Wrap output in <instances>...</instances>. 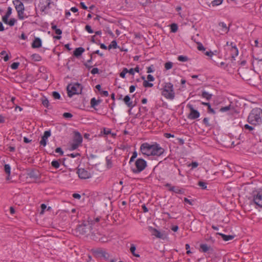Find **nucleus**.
Wrapping results in <instances>:
<instances>
[{
    "instance_id": "f257e3e1",
    "label": "nucleus",
    "mask_w": 262,
    "mask_h": 262,
    "mask_svg": "<svg viewBox=\"0 0 262 262\" xmlns=\"http://www.w3.org/2000/svg\"><path fill=\"white\" fill-rule=\"evenodd\" d=\"M92 220H89L87 221H83V223L79 225L76 229L77 233L81 235H88L90 233L92 234L93 238L95 240H98L102 242H105L103 237H100V233L97 232L95 233V231H92V226L93 225Z\"/></svg>"
},
{
    "instance_id": "f03ea898",
    "label": "nucleus",
    "mask_w": 262,
    "mask_h": 262,
    "mask_svg": "<svg viewBox=\"0 0 262 262\" xmlns=\"http://www.w3.org/2000/svg\"><path fill=\"white\" fill-rule=\"evenodd\" d=\"M140 150L143 154L148 156H160L164 151V149L160 147L159 144H149L147 143H143L141 145Z\"/></svg>"
},
{
    "instance_id": "7ed1b4c3",
    "label": "nucleus",
    "mask_w": 262,
    "mask_h": 262,
    "mask_svg": "<svg viewBox=\"0 0 262 262\" xmlns=\"http://www.w3.org/2000/svg\"><path fill=\"white\" fill-rule=\"evenodd\" d=\"M250 123L254 125L262 122V110L259 108H253L250 113L248 118Z\"/></svg>"
},
{
    "instance_id": "20e7f679",
    "label": "nucleus",
    "mask_w": 262,
    "mask_h": 262,
    "mask_svg": "<svg viewBox=\"0 0 262 262\" xmlns=\"http://www.w3.org/2000/svg\"><path fill=\"white\" fill-rule=\"evenodd\" d=\"M162 95L166 98L172 100L175 97L173 85L171 83H165L162 91Z\"/></svg>"
},
{
    "instance_id": "39448f33",
    "label": "nucleus",
    "mask_w": 262,
    "mask_h": 262,
    "mask_svg": "<svg viewBox=\"0 0 262 262\" xmlns=\"http://www.w3.org/2000/svg\"><path fill=\"white\" fill-rule=\"evenodd\" d=\"M68 94L70 97L75 94H80L82 92V87L81 85L78 83L73 84H69L67 88Z\"/></svg>"
},
{
    "instance_id": "423d86ee",
    "label": "nucleus",
    "mask_w": 262,
    "mask_h": 262,
    "mask_svg": "<svg viewBox=\"0 0 262 262\" xmlns=\"http://www.w3.org/2000/svg\"><path fill=\"white\" fill-rule=\"evenodd\" d=\"M82 141V138L80 134L78 132L74 133V137L73 143L71 145L70 149L75 150L81 144Z\"/></svg>"
},
{
    "instance_id": "0eeeda50",
    "label": "nucleus",
    "mask_w": 262,
    "mask_h": 262,
    "mask_svg": "<svg viewBox=\"0 0 262 262\" xmlns=\"http://www.w3.org/2000/svg\"><path fill=\"white\" fill-rule=\"evenodd\" d=\"M137 169H133V171L134 173L140 172L142 171L146 166V162L142 159H138L135 163Z\"/></svg>"
},
{
    "instance_id": "6e6552de",
    "label": "nucleus",
    "mask_w": 262,
    "mask_h": 262,
    "mask_svg": "<svg viewBox=\"0 0 262 262\" xmlns=\"http://www.w3.org/2000/svg\"><path fill=\"white\" fill-rule=\"evenodd\" d=\"M77 173L81 179H87L91 178L90 172L82 168H78L77 170Z\"/></svg>"
},
{
    "instance_id": "1a4fd4ad",
    "label": "nucleus",
    "mask_w": 262,
    "mask_h": 262,
    "mask_svg": "<svg viewBox=\"0 0 262 262\" xmlns=\"http://www.w3.org/2000/svg\"><path fill=\"white\" fill-rule=\"evenodd\" d=\"M187 107L189 108L190 110V113L188 116V118L190 119H195L199 117L200 113L198 111L194 110L191 104H187Z\"/></svg>"
},
{
    "instance_id": "9d476101",
    "label": "nucleus",
    "mask_w": 262,
    "mask_h": 262,
    "mask_svg": "<svg viewBox=\"0 0 262 262\" xmlns=\"http://www.w3.org/2000/svg\"><path fill=\"white\" fill-rule=\"evenodd\" d=\"M50 0H40L38 7L40 8V11L43 12L50 8Z\"/></svg>"
},
{
    "instance_id": "9b49d317",
    "label": "nucleus",
    "mask_w": 262,
    "mask_h": 262,
    "mask_svg": "<svg viewBox=\"0 0 262 262\" xmlns=\"http://www.w3.org/2000/svg\"><path fill=\"white\" fill-rule=\"evenodd\" d=\"M253 201L255 204L262 207V191L257 192L253 195Z\"/></svg>"
},
{
    "instance_id": "f8f14e48",
    "label": "nucleus",
    "mask_w": 262,
    "mask_h": 262,
    "mask_svg": "<svg viewBox=\"0 0 262 262\" xmlns=\"http://www.w3.org/2000/svg\"><path fill=\"white\" fill-rule=\"evenodd\" d=\"M13 3L15 5V8L17 12L25 10L24 5L20 0L13 1Z\"/></svg>"
},
{
    "instance_id": "ddd939ff",
    "label": "nucleus",
    "mask_w": 262,
    "mask_h": 262,
    "mask_svg": "<svg viewBox=\"0 0 262 262\" xmlns=\"http://www.w3.org/2000/svg\"><path fill=\"white\" fill-rule=\"evenodd\" d=\"M50 136L51 132L50 130L45 131L43 136L41 137V140L40 141V145L45 146L47 144V140Z\"/></svg>"
},
{
    "instance_id": "4468645a",
    "label": "nucleus",
    "mask_w": 262,
    "mask_h": 262,
    "mask_svg": "<svg viewBox=\"0 0 262 262\" xmlns=\"http://www.w3.org/2000/svg\"><path fill=\"white\" fill-rule=\"evenodd\" d=\"M149 229L153 235H155L157 237L160 238H164V235L162 234L159 231L157 230L156 229L153 228L152 227H149Z\"/></svg>"
},
{
    "instance_id": "2eb2a0df",
    "label": "nucleus",
    "mask_w": 262,
    "mask_h": 262,
    "mask_svg": "<svg viewBox=\"0 0 262 262\" xmlns=\"http://www.w3.org/2000/svg\"><path fill=\"white\" fill-rule=\"evenodd\" d=\"M166 186L169 187V190L173 191L177 193H183L184 191L182 189H180L179 187H174V186H170V185L169 184H167Z\"/></svg>"
},
{
    "instance_id": "dca6fc26",
    "label": "nucleus",
    "mask_w": 262,
    "mask_h": 262,
    "mask_svg": "<svg viewBox=\"0 0 262 262\" xmlns=\"http://www.w3.org/2000/svg\"><path fill=\"white\" fill-rule=\"evenodd\" d=\"M41 46V40L38 37H36L33 40L32 43L33 48H38Z\"/></svg>"
},
{
    "instance_id": "f3484780",
    "label": "nucleus",
    "mask_w": 262,
    "mask_h": 262,
    "mask_svg": "<svg viewBox=\"0 0 262 262\" xmlns=\"http://www.w3.org/2000/svg\"><path fill=\"white\" fill-rule=\"evenodd\" d=\"M84 52V49L82 47L76 48L74 51V55L76 57H79Z\"/></svg>"
},
{
    "instance_id": "a211bd4d",
    "label": "nucleus",
    "mask_w": 262,
    "mask_h": 262,
    "mask_svg": "<svg viewBox=\"0 0 262 262\" xmlns=\"http://www.w3.org/2000/svg\"><path fill=\"white\" fill-rule=\"evenodd\" d=\"M4 170L6 173L7 174L6 177L7 180L10 179V173H11V167L9 164H5L4 166Z\"/></svg>"
},
{
    "instance_id": "6ab92c4d",
    "label": "nucleus",
    "mask_w": 262,
    "mask_h": 262,
    "mask_svg": "<svg viewBox=\"0 0 262 262\" xmlns=\"http://www.w3.org/2000/svg\"><path fill=\"white\" fill-rule=\"evenodd\" d=\"M123 100L124 103L127 105L128 107L131 108L134 107V105L133 104V102L130 101V98L129 96H125Z\"/></svg>"
},
{
    "instance_id": "aec40b11",
    "label": "nucleus",
    "mask_w": 262,
    "mask_h": 262,
    "mask_svg": "<svg viewBox=\"0 0 262 262\" xmlns=\"http://www.w3.org/2000/svg\"><path fill=\"white\" fill-rule=\"evenodd\" d=\"M220 112H227L228 111H231L232 112H234V107L233 105L230 104L228 106L221 107L220 108Z\"/></svg>"
},
{
    "instance_id": "412c9836",
    "label": "nucleus",
    "mask_w": 262,
    "mask_h": 262,
    "mask_svg": "<svg viewBox=\"0 0 262 262\" xmlns=\"http://www.w3.org/2000/svg\"><path fill=\"white\" fill-rule=\"evenodd\" d=\"M219 26L221 28V30L223 32L228 33L229 31V28L227 27L226 24L224 22L220 23Z\"/></svg>"
},
{
    "instance_id": "4be33fe9",
    "label": "nucleus",
    "mask_w": 262,
    "mask_h": 262,
    "mask_svg": "<svg viewBox=\"0 0 262 262\" xmlns=\"http://www.w3.org/2000/svg\"><path fill=\"white\" fill-rule=\"evenodd\" d=\"M217 234L221 236V237L223 238V239L225 241H228L229 240H231L234 238V236L233 235H227L221 233H217Z\"/></svg>"
},
{
    "instance_id": "5701e85b",
    "label": "nucleus",
    "mask_w": 262,
    "mask_h": 262,
    "mask_svg": "<svg viewBox=\"0 0 262 262\" xmlns=\"http://www.w3.org/2000/svg\"><path fill=\"white\" fill-rule=\"evenodd\" d=\"M100 102V100H96L95 98H92L91 100V107L94 108L96 105H98Z\"/></svg>"
},
{
    "instance_id": "b1692460",
    "label": "nucleus",
    "mask_w": 262,
    "mask_h": 262,
    "mask_svg": "<svg viewBox=\"0 0 262 262\" xmlns=\"http://www.w3.org/2000/svg\"><path fill=\"white\" fill-rule=\"evenodd\" d=\"M136 249V248L135 245H134V244L131 245V246L130 248V251L131 253L134 256L137 257H139L140 255L139 254H137L135 253Z\"/></svg>"
},
{
    "instance_id": "393cba45",
    "label": "nucleus",
    "mask_w": 262,
    "mask_h": 262,
    "mask_svg": "<svg viewBox=\"0 0 262 262\" xmlns=\"http://www.w3.org/2000/svg\"><path fill=\"white\" fill-rule=\"evenodd\" d=\"M231 51V57L232 58H234L235 56H237L238 55V51L236 46L233 47V49H232Z\"/></svg>"
},
{
    "instance_id": "a878e982",
    "label": "nucleus",
    "mask_w": 262,
    "mask_h": 262,
    "mask_svg": "<svg viewBox=\"0 0 262 262\" xmlns=\"http://www.w3.org/2000/svg\"><path fill=\"white\" fill-rule=\"evenodd\" d=\"M202 96L206 98L207 100H209L211 98L212 95L204 91L203 92Z\"/></svg>"
},
{
    "instance_id": "bb28decb",
    "label": "nucleus",
    "mask_w": 262,
    "mask_h": 262,
    "mask_svg": "<svg viewBox=\"0 0 262 262\" xmlns=\"http://www.w3.org/2000/svg\"><path fill=\"white\" fill-rule=\"evenodd\" d=\"M117 48V43L116 40H113L110 45L108 46V50H110L111 49H116Z\"/></svg>"
},
{
    "instance_id": "cd10ccee",
    "label": "nucleus",
    "mask_w": 262,
    "mask_h": 262,
    "mask_svg": "<svg viewBox=\"0 0 262 262\" xmlns=\"http://www.w3.org/2000/svg\"><path fill=\"white\" fill-rule=\"evenodd\" d=\"M178 27L176 24H172L170 26V31L175 33L178 31Z\"/></svg>"
},
{
    "instance_id": "c85d7f7f",
    "label": "nucleus",
    "mask_w": 262,
    "mask_h": 262,
    "mask_svg": "<svg viewBox=\"0 0 262 262\" xmlns=\"http://www.w3.org/2000/svg\"><path fill=\"white\" fill-rule=\"evenodd\" d=\"M200 247H201L202 251L204 252H206L210 248V247L208 246L206 244H202V245H201Z\"/></svg>"
},
{
    "instance_id": "c756f323",
    "label": "nucleus",
    "mask_w": 262,
    "mask_h": 262,
    "mask_svg": "<svg viewBox=\"0 0 262 262\" xmlns=\"http://www.w3.org/2000/svg\"><path fill=\"white\" fill-rule=\"evenodd\" d=\"M55 32L56 34L58 35V36H54V37L56 39H60L61 38V36H60L62 34V31L60 29H57L55 30Z\"/></svg>"
},
{
    "instance_id": "7c9ffc66",
    "label": "nucleus",
    "mask_w": 262,
    "mask_h": 262,
    "mask_svg": "<svg viewBox=\"0 0 262 262\" xmlns=\"http://www.w3.org/2000/svg\"><path fill=\"white\" fill-rule=\"evenodd\" d=\"M223 0H214L211 2L212 6H217L221 5Z\"/></svg>"
},
{
    "instance_id": "2f4dec72",
    "label": "nucleus",
    "mask_w": 262,
    "mask_h": 262,
    "mask_svg": "<svg viewBox=\"0 0 262 262\" xmlns=\"http://www.w3.org/2000/svg\"><path fill=\"white\" fill-rule=\"evenodd\" d=\"M32 59L34 61H39L41 59L40 56L38 54H34L31 56Z\"/></svg>"
},
{
    "instance_id": "473e14b6",
    "label": "nucleus",
    "mask_w": 262,
    "mask_h": 262,
    "mask_svg": "<svg viewBox=\"0 0 262 262\" xmlns=\"http://www.w3.org/2000/svg\"><path fill=\"white\" fill-rule=\"evenodd\" d=\"M102 250H96L93 251L94 255L98 257H101V253L103 252Z\"/></svg>"
},
{
    "instance_id": "72a5a7b5",
    "label": "nucleus",
    "mask_w": 262,
    "mask_h": 262,
    "mask_svg": "<svg viewBox=\"0 0 262 262\" xmlns=\"http://www.w3.org/2000/svg\"><path fill=\"white\" fill-rule=\"evenodd\" d=\"M178 59L180 61L184 62L187 61L188 58L187 56L180 55L178 56Z\"/></svg>"
},
{
    "instance_id": "f704fd0d",
    "label": "nucleus",
    "mask_w": 262,
    "mask_h": 262,
    "mask_svg": "<svg viewBox=\"0 0 262 262\" xmlns=\"http://www.w3.org/2000/svg\"><path fill=\"white\" fill-rule=\"evenodd\" d=\"M51 165L55 168H58L60 166V164L58 161H53L51 162Z\"/></svg>"
},
{
    "instance_id": "c9c22d12",
    "label": "nucleus",
    "mask_w": 262,
    "mask_h": 262,
    "mask_svg": "<svg viewBox=\"0 0 262 262\" xmlns=\"http://www.w3.org/2000/svg\"><path fill=\"white\" fill-rule=\"evenodd\" d=\"M18 14V17L19 19L23 20L24 19V11H21L17 12Z\"/></svg>"
},
{
    "instance_id": "e433bc0d",
    "label": "nucleus",
    "mask_w": 262,
    "mask_h": 262,
    "mask_svg": "<svg viewBox=\"0 0 262 262\" xmlns=\"http://www.w3.org/2000/svg\"><path fill=\"white\" fill-rule=\"evenodd\" d=\"M143 86L144 87H146V88H147V87L150 88V87H152L153 86V84L152 83L149 82L147 80H144L143 81Z\"/></svg>"
},
{
    "instance_id": "4c0bfd02",
    "label": "nucleus",
    "mask_w": 262,
    "mask_h": 262,
    "mask_svg": "<svg viewBox=\"0 0 262 262\" xmlns=\"http://www.w3.org/2000/svg\"><path fill=\"white\" fill-rule=\"evenodd\" d=\"M52 96L55 99H59L60 98V94L57 92H53L52 93Z\"/></svg>"
},
{
    "instance_id": "58836bf2",
    "label": "nucleus",
    "mask_w": 262,
    "mask_h": 262,
    "mask_svg": "<svg viewBox=\"0 0 262 262\" xmlns=\"http://www.w3.org/2000/svg\"><path fill=\"white\" fill-rule=\"evenodd\" d=\"M198 185L202 187V189H205L207 188L206 183L204 182L199 181Z\"/></svg>"
},
{
    "instance_id": "ea45409f",
    "label": "nucleus",
    "mask_w": 262,
    "mask_h": 262,
    "mask_svg": "<svg viewBox=\"0 0 262 262\" xmlns=\"http://www.w3.org/2000/svg\"><path fill=\"white\" fill-rule=\"evenodd\" d=\"M16 22V20L15 18H11L10 19V20H9L8 24L10 26H13Z\"/></svg>"
},
{
    "instance_id": "a19ab883",
    "label": "nucleus",
    "mask_w": 262,
    "mask_h": 262,
    "mask_svg": "<svg viewBox=\"0 0 262 262\" xmlns=\"http://www.w3.org/2000/svg\"><path fill=\"white\" fill-rule=\"evenodd\" d=\"M198 44V49L200 51H205V48L203 46V45L201 42H196Z\"/></svg>"
},
{
    "instance_id": "79ce46f5",
    "label": "nucleus",
    "mask_w": 262,
    "mask_h": 262,
    "mask_svg": "<svg viewBox=\"0 0 262 262\" xmlns=\"http://www.w3.org/2000/svg\"><path fill=\"white\" fill-rule=\"evenodd\" d=\"M85 30L88 31L89 33H93V30L90 25H86L85 27Z\"/></svg>"
},
{
    "instance_id": "37998d69",
    "label": "nucleus",
    "mask_w": 262,
    "mask_h": 262,
    "mask_svg": "<svg viewBox=\"0 0 262 262\" xmlns=\"http://www.w3.org/2000/svg\"><path fill=\"white\" fill-rule=\"evenodd\" d=\"M101 257H104L105 259H107L109 257V254L106 253L105 251H103L102 253H101Z\"/></svg>"
},
{
    "instance_id": "c03bdc74",
    "label": "nucleus",
    "mask_w": 262,
    "mask_h": 262,
    "mask_svg": "<svg viewBox=\"0 0 262 262\" xmlns=\"http://www.w3.org/2000/svg\"><path fill=\"white\" fill-rule=\"evenodd\" d=\"M9 17V16H8L7 15H5L3 16L2 20L5 24H8V23L9 21V20H8Z\"/></svg>"
},
{
    "instance_id": "a18cd8bd",
    "label": "nucleus",
    "mask_w": 262,
    "mask_h": 262,
    "mask_svg": "<svg viewBox=\"0 0 262 262\" xmlns=\"http://www.w3.org/2000/svg\"><path fill=\"white\" fill-rule=\"evenodd\" d=\"M63 116L64 118H71L72 117L73 115L72 114H71L70 113H64L63 114Z\"/></svg>"
},
{
    "instance_id": "49530a36",
    "label": "nucleus",
    "mask_w": 262,
    "mask_h": 262,
    "mask_svg": "<svg viewBox=\"0 0 262 262\" xmlns=\"http://www.w3.org/2000/svg\"><path fill=\"white\" fill-rule=\"evenodd\" d=\"M42 103L43 105L45 106H46V107H48V106H49V100H48L47 99H46H46H43V100H42Z\"/></svg>"
},
{
    "instance_id": "de8ad7c7",
    "label": "nucleus",
    "mask_w": 262,
    "mask_h": 262,
    "mask_svg": "<svg viewBox=\"0 0 262 262\" xmlns=\"http://www.w3.org/2000/svg\"><path fill=\"white\" fill-rule=\"evenodd\" d=\"M12 13V8L10 7H9L7 9V11L5 15H7L8 16H10Z\"/></svg>"
},
{
    "instance_id": "09e8293b",
    "label": "nucleus",
    "mask_w": 262,
    "mask_h": 262,
    "mask_svg": "<svg viewBox=\"0 0 262 262\" xmlns=\"http://www.w3.org/2000/svg\"><path fill=\"white\" fill-rule=\"evenodd\" d=\"M189 166H191L192 168H196L198 166V163L196 162H193L192 163L189 164Z\"/></svg>"
},
{
    "instance_id": "8fccbe9b",
    "label": "nucleus",
    "mask_w": 262,
    "mask_h": 262,
    "mask_svg": "<svg viewBox=\"0 0 262 262\" xmlns=\"http://www.w3.org/2000/svg\"><path fill=\"white\" fill-rule=\"evenodd\" d=\"M47 208V206L44 204H42L41 205V211L40 212V214H43L44 213V210L45 209Z\"/></svg>"
},
{
    "instance_id": "3c124183",
    "label": "nucleus",
    "mask_w": 262,
    "mask_h": 262,
    "mask_svg": "<svg viewBox=\"0 0 262 262\" xmlns=\"http://www.w3.org/2000/svg\"><path fill=\"white\" fill-rule=\"evenodd\" d=\"M107 167L110 168L112 167V162L110 159H106Z\"/></svg>"
},
{
    "instance_id": "603ef678",
    "label": "nucleus",
    "mask_w": 262,
    "mask_h": 262,
    "mask_svg": "<svg viewBox=\"0 0 262 262\" xmlns=\"http://www.w3.org/2000/svg\"><path fill=\"white\" fill-rule=\"evenodd\" d=\"M244 128L246 129H248L249 130H252L253 129V127L249 125L248 124H245L244 125Z\"/></svg>"
},
{
    "instance_id": "864d4df0",
    "label": "nucleus",
    "mask_w": 262,
    "mask_h": 262,
    "mask_svg": "<svg viewBox=\"0 0 262 262\" xmlns=\"http://www.w3.org/2000/svg\"><path fill=\"white\" fill-rule=\"evenodd\" d=\"M55 152L57 153H60V155H63V151L60 147H58L55 149Z\"/></svg>"
},
{
    "instance_id": "5fc2aeb1",
    "label": "nucleus",
    "mask_w": 262,
    "mask_h": 262,
    "mask_svg": "<svg viewBox=\"0 0 262 262\" xmlns=\"http://www.w3.org/2000/svg\"><path fill=\"white\" fill-rule=\"evenodd\" d=\"M80 5L81 7L84 10H86L88 9V7L85 5L84 3L83 2H81L80 3Z\"/></svg>"
},
{
    "instance_id": "6e6d98bb",
    "label": "nucleus",
    "mask_w": 262,
    "mask_h": 262,
    "mask_svg": "<svg viewBox=\"0 0 262 262\" xmlns=\"http://www.w3.org/2000/svg\"><path fill=\"white\" fill-rule=\"evenodd\" d=\"M99 70L98 68H94L91 71V73L93 74H95L98 73Z\"/></svg>"
},
{
    "instance_id": "4d7b16f0",
    "label": "nucleus",
    "mask_w": 262,
    "mask_h": 262,
    "mask_svg": "<svg viewBox=\"0 0 262 262\" xmlns=\"http://www.w3.org/2000/svg\"><path fill=\"white\" fill-rule=\"evenodd\" d=\"M203 122L204 123H205L206 124V126H210V124L209 123V121H208V119L207 118H205L204 119H203Z\"/></svg>"
},
{
    "instance_id": "13d9d810",
    "label": "nucleus",
    "mask_w": 262,
    "mask_h": 262,
    "mask_svg": "<svg viewBox=\"0 0 262 262\" xmlns=\"http://www.w3.org/2000/svg\"><path fill=\"white\" fill-rule=\"evenodd\" d=\"M73 198L77 199H80L81 198V195L78 193H74L73 194Z\"/></svg>"
},
{
    "instance_id": "bf43d9fd",
    "label": "nucleus",
    "mask_w": 262,
    "mask_h": 262,
    "mask_svg": "<svg viewBox=\"0 0 262 262\" xmlns=\"http://www.w3.org/2000/svg\"><path fill=\"white\" fill-rule=\"evenodd\" d=\"M205 54L207 56H210V57H211L213 53L212 51H207L205 53Z\"/></svg>"
},
{
    "instance_id": "052dcab7",
    "label": "nucleus",
    "mask_w": 262,
    "mask_h": 262,
    "mask_svg": "<svg viewBox=\"0 0 262 262\" xmlns=\"http://www.w3.org/2000/svg\"><path fill=\"white\" fill-rule=\"evenodd\" d=\"M147 79H148V81H152L154 80V78L153 77V76L151 75H148L147 77Z\"/></svg>"
},
{
    "instance_id": "680f3d73",
    "label": "nucleus",
    "mask_w": 262,
    "mask_h": 262,
    "mask_svg": "<svg viewBox=\"0 0 262 262\" xmlns=\"http://www.w3.org/2000/svg\"><path fill=\"white\" fill-rule=\"evenodd\" d=\"M164 136L166 138H169L170 137H174V135H171L170 134H169V133H165L164 134Z\"/></svg>"
},
{
    "instance_id": "e2e57ef3",
    "label": "nucleus",
    "mask_w": 262,
    "mask_h": 262,
    "mask_svg": "<svg viewBox=\"0 0 262 262\" xmlns=\"http://www.w3.org/2000/svg\"><path fill=\"white\" fill-rule=\"evenodd\" d=\"M135 90V86H134V85H131L130 87H129V92L130 93H133L134 92Z\"/></svg>"
},
{
    "instance_id": "0e129e2a",
    "label": "nucleus",
    "mask_w": 262,
    "mask_h": 262,
    "mask_svg": "<svg viewBox=\"0 0 262 262\" xmlns=\"http://www.w3.org/2000/svg\"><path fill=\"white\" fill-rule=\"evenodd\" d=\"M5 30L4 27L1 21H0V31L2 32Z\"/></svg>"
},
{
    "instance_id": "69168bd1",
    "label": "nucleus",
    "mask_w": 262,
    "mask_h": 262,
    "mask_svg": "<svg viewBox=\"0 0 262 262\" xmlns=\"http://www.w3.org/2000/svg\"><path fill=\"white\" fill-rule=\"evenodd\" d=\"M178 226H174L171 228V230L173 231L174 232H176L178 230Z\"/></svg>"
},
{
    "instance_id": "338daca9",
    "label": "nucleus",
    "mask_w": 262,
    "mask_h": 262,
    "mask_svg": "<svg viewBox=\"0 0 262 262\" xmlns=\"http://www.w3.org/2000/svg\"><path fill=\"white\" fill-rule=\"evenodd\" d=\"M24 142H25L26 143H28L30 142L31 141V140H29L27 137H24Z\"/></svg>"
},
{
    "instance_id": "774afa93",
    "label": "nucleus",
    "mask_w": 262,
    "mask_h": 262,
    "mask_svg": "<svg viewBox=\"0 0 262 262\" xmlns=\"http://www.w3.org/2000/svg\"><path fill=\"white\" fill-rule=\"evenodd\" d=\"M71 10L73 12H77L78 11V9L76 7H72Z\"/></svg>"
}]
</instances>
